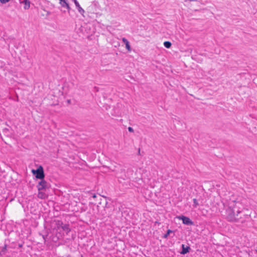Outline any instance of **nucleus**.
<instances>
[{
    "label": "nucleus",
    "instance_id": "obj_16",
    "mask_svg": "<svg viewBox=\"0 0 257 257\" xmlns=\"http://www.w3.org/2000/svg\"><path fill=\"white\" fill-rule=\"evenodd\" d=\"M10 0H0V2L2 4H6L8 3Z\"/></svg>",
    "mask_w": 257,
    "mask_h": 257
},
{
    "label": "nucleus",
    "instance_id": "obj_7",
    "mask_svg": "<svg viewBox=\"0 0 257 257\" xmlns=\"http://www.w3.org/2000/svg\"><path fill=\"white\" fill-rule=\"evenodd\" d=\"M60 3L62 7H66L67 9L68 10V12H69L70 10V7L68 4V3H67L66 0H63L62 1L60 2Z\"/></svg>",
    "mask_w": 257,
    "mask_h": 257
},
{
    "label": "nucleus",
    "instance_id": "obj_20",
    "mask_svg": "<svg viewBox=\"0 0 257 257\" xmlns=\"http://www.w3.org/2000/svg\"><path fill=\"white\" fill-rule=\"evenodd\" d=\"M42 237H43V239L45 240H46L45 236L43 235Z\"/></svg>",
    "mask_w": 257,
    "mask_h": 257
},
{
    "label": "nucleus",
    "instance_id": "obj_6",
    "mask_svg": "<svg viewBox=\"0 0 257 257\" xmlns=\"http://www.w3.org/2000/svg\"><path fill=\"white\" fill-rule=\"evenodd\" d=\"M74 2L76 7H77L78 12L82 15H84V13H85L84 10L80 7L79 3L77 1V0H73Z\"/></svg>",
    "mask_w": 257,
    "mask_h": 257
},
{
    "label": "nucleus",
    "instance_id": "obj_17",
    "mask_svg": "<svg viewBox=\"0 0 257 257\" xmlns=\"http://www.w3.org/2000/svg\"><path fill=\"white\" fill-rule=\"evenodd\" d=\"M128 130L130 132H134V129L132 127H128Z\"/></svg>",
    "mask_w": 257,
    "mask_h": 257
},
{
    "label": "nucleus",
    "instance_id": "obj_23",
    "mask_svg": "<svg viewBox=\"0 0 257 257\" xmlns=\"http://www.w3.org/2000/svg\"><path fill=\"white\" fill-rule=\"evenodd\" d=\"M107 202H106H106H105V205H107Z\"/></svg>",
    "mask_w": 257,
    "mask_h": 257
},
{
    "label": "nucleus",
    "instance_id": "obj_5",
    "mask_svg": "<svg viewBox=\"0 0 257 257\" xmlns=\"http://www.w3.org/2000/svg\"><path fill=\"white\" fill-rule=\"evenodd\" d=\"M181 218L184 224L186 225H190L193 224V222L190 220V219L189 217L184 216H182Z\"/></svg>",
    "mask_w": 257,
    "mask_h": 257
},
{
    "label": "nucleus",
    "instance_id": "obj_3",
    "mask_svg": "<svg viewBox=\"0 0 257 257\" xmlns=\"http://www.w3.org/2000/svg\"><path fill=\"white\" fill-rule=\"evenodd\" d=\"M49 187V184L45 180H44V179H41V181H39L38 184L37 186L39 191L48 188Z\"/></svg>",
    "mask_w": 257,
    "mask_h": 257
},
{
    "label": "nucleus",
    "instance_id": "obj_19",
    "mask_svg": "<svg viewBox=\"0 0 257 257\" xmlns=\"http://www.w3.org/2000/svg\"><path fill=\"white\" fill-rule=\"evenodd\" d=\"M96 194H93V195H92V198H96Z\"/></svg>",
    "mask_w": 257,
    "mask_h": 257
},
{
    "label": "nucleus",
    "instance_id": "obj_12",
    "mask_svg": "<svg viewBox=\"0 0 257 257\" xmlns=\"http://www.w3.org/2000/svg\"><path fill=\"white\" fill-rule=\"evenodd\" d=\"M171 43L169 41H165L164 43V46L167 48H170L171 46Z\"/></svg>",
    "mask_w": 257,
    "mask_h": 257
},
{
    "label": "nucleus",
    "instance_id": "obj_1",
    "mask_svg": "<svg viewBox=\"0 0 257 257\" xmlns=\"http://www.w3.org/2000/svg\"><path fill=\"white\" fill-rule=\"evenodd\" d=\"M231 205L226 210V218L231 222L243 223L250 218V215L245 214L244 210H247L243 206L241 201L235 200L232 201Z\"/></svg>",
    "mask_w": 257,
    "mask_h": 257
},
{
    "label": "nucleus",
    "instance_id": "obj_18",
    "mask_svg": "<svg viewBox=\"0 0 257 257\" xmlns=\"http://www.w3.org/2000/svg\"><path fill=\"white\" fill-rule=\"evenodd\" d=\"M120 178L122 179L123 180H125L126 179L125 176L124 177L122 176V177H120Z\"/></svg>",
    "mask_w": 257,
    "mask_h": 257
},
{
    "label": "nucleus",
    "instance_id": "obj_14",
    "mask_svg": "<svg viewBox=\"0 0 257 257\" xmlns=\"http://www.w3.org/2000/svg\"><path fill=\"white\" fill-rule=\"evenodd\" d=\"M193 203H194L193 206L195 207H196L198 205V203L197 199L194 198V199H193Z\"/></svg>",
    "mask_w": 257,
    "mask_h": 257
},
{
    "label": "nucleus",
    "instance_id": "obj_22",
    "mask_svg": "<svg viewBox=\"0 0 257 257\" xmlns=\"http://www.w3.org/2000/svg\"><path fill=\"white\" fill-rule=\"evenodd\" d=\"M121 172H124V170H121Z\"/></svg>",
    "mask_w": 257,
    "mask_h": 257
},
{
    "label": "nucleus",
    "instance_id": "obj_21",
    "mask_svg": "<svg viewBox=\"0 0 257 257\" xmlns=\"http://www.w3.org/2000/svg\"><path fill=\"white\" fill-rule=\"evenodd\" d=\"M140 149H139V152H138V154H140Z\"/></svg>",
    "mask_w": 257,
    "mask_h": 257
},
{
    "label": "nucleus",
    "instance_id": "obj_9",
    "mask_svg": "<svg viewBox=\"0 0 257 257\" xmlns=\"http://www.w3.org/2000/svg\"><path fill=\"white\" fill-rule=\"evenodd\" d=\"M182 250L181 252V254H185L189 252V250L190 249V247H189V246L185 247L184 244H182Z\"/></svg>",
    "mask_w": 257,
    "mask_h": 257
},
{
    "label": "nucleus",
    "instance_id": "obj_4",
    "mask_svg": "<svg viewBox=\"0 0 257 257\" xmlns=\"http://www.w3.org/2000/svg\"><path fill=\"white\" fill-rule=\"evenodd\" d=\"M57 225L58 227L61 228L67 234L70 231V229L68 224H64L62 222L58 221Z\"/></svg>",
    "mask_w": 257,
    "mask_h": 257
},
{
    "label": "nucleus",
    "instance_id": "obj_2",
    "mask_svg": "<svg viewBox=\"0 0 257 257\" xmlns=\"http://www.w3.org/2000/svg\"><path fill=\"white\" fill-rule=\"evenodd\" d=\"M32 172L34 175H35V177L37 179L41 180L43 179L45 177L43 168L41 166L36 170H32Z\"/></svg>",
    "mask_w": 257,
    "mask_h": 257
},
{
    "label": "nucleus",
    "instance_id": "obj_15",
    "mask_svg": "<svg viewBox=\"0 0 257 257\" xmlns=\"http://www.w3.org/2000/svg\"><path fill=\"white\" fill-rule=\"evenodd\" d=\"M7 245L6 244H5V246L2 248V251L5 252L7 250Z\"/></svg>",
    "mask_w": 257,
    "mask_h": 257
},
{
    "label": "nucleus",
    "instance_id": "obj_10",
    "mask_svg": "<svg viewBox=\"0 0 257 257\" xmlns=\"http://www.w3.org/2000/svg\"><path fill=\"white\" fill-rule=\"evenodd\" d=\"M22 3L25 4L24 7L25 10H28L30 7V2L29 0H24Z\"/></svg>",
    "mask_w": 257,
    "mask_h": 257
},
{
    "label": "nucleus",
    "instance_id": "obj_11",
    "mask_svg": "<svg viewBox=\"0 0 257 257\" xmlns=\"http://www.w3.org/2000/svg\"><path fill=\"white\" fill-rule=\"evenodd\" d=\"M46 197V195L45 193L41 192L40 191H39L38 194V197L41 199H44Z\"/></svg>",
    "mask_w": 257,
    "mask_h": 257
},
{
    "label": "nucleus",
    "instance_id": "obj_13",
    "mask_svg": "<svg viewBox=\"0 0 257 257\" xmlns=\"http://www.w3.org/2000/svg\"><path fill=\"white\" fill-rule=\"evenodd\" d=\"M171 232H172V230H170V229H168L167 230V233L164 234V238H167L168 236H169V234L171 233Z\"/></svg>",
    "mask_w": 257,
    "mask_h": 257
},
{
    "label": "nucleus",
    "instance_id": "obj_8",
    "mask_svg": "<svg viewBox=\"0 0 257 257\" xmlns=\"http://www.w3.org/2000/svg\"><path fill=\"white\" fill-rule=\"evenodd\" d=\"M122 41L125 44V47H126V49L128 51H131V46L130 45L129 42L127 41V40L126 39H125V38H123L122 39Z\"/></svg>",
    "mask_w": 257,
    "mask_h": 257
}]
</instances>
